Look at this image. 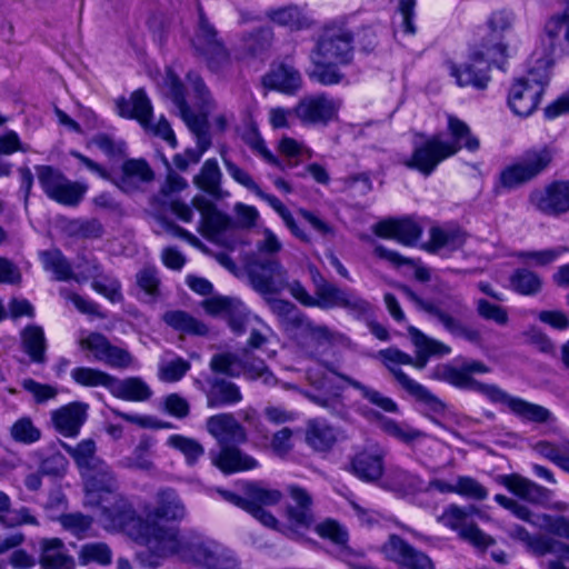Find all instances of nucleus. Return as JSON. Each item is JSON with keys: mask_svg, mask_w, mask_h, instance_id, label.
I'll list each match as a JSON object with an SVG mask.
<instances>
[{"mask_svg": "<svg viewBox=\"0 0 569 569\" xmlns=\"http://www.w3.org/2000/svg\"><path fill=\"white\" fill-rule=\"evenodd\" d=\"M62 448L74 460L84 479V503L99 508V518L104 527H120L132 513L129 502L118 492V481L112 469L97 456L92 439L81 440L76 446L62 443Z\"/></svg>", "mask_w": 569, "mask_h": 569, "instance_id": "1", "label": "nucleus"}, {"mask_svg": "<svg viewBox=\"0 0 569 569\" xmlns=\"http://www.w3.org/2000/svg\"><path fill=\"white\" fill-rule=\"evenodd\" d=\"M141 545L146 547L138 557L149 567H158L161 560L177 557L179 560L198 567L207 556L213 539L194 530L179 531L163 526L141 523Z\"/></svg>", "mask_w": 569, "mask_h": 569, "instance_id": "2", "label": "nucleus"}, {"mask_svg": "<svg viewBox=\"0 0 569 569\" xmlns=\"http://www.w3.org/2000/svg\"><path fill=\"white\" fill-rule=\"evenodd\" d=\"M353 36L342 26H327L322 29L309 53L311 69L307 70L310 80L322 86H333L342 81L339 66L349 64L353 57Z\"/></svg>", "mask_w": 569, "mask_h": 569, "instance_id": "3", "label": "nucleus"}, {"mask_svg": "<svg viewBox=\"0 0 569 569\" xmlns=\"http://www.w3.org/2000/svg\"><path fill=\"white\" fill-rule=\"evenodd\" d=\"M187 82L198 100L199 114L194 113L188 106L184 86L179 77L171 68H167L164 84L169 89V97L178 109L181 119L196 136V148L204 153L211 144L207 117L214 109V101L203 79L197 72H189Z\"/></svg>", "mask_w": 569, "mask_h": 569, "instance_id": "4", "label": "nucleus"}, {"mask_svg": "<svg viewBox=\"0 0 569 569\" xmlns=\"http://www.w3.org/2000/svg\"><path fill=\"white\" fill-rule=\"evenodd\" d=\"M309 271L315 296L310 295L299 280H293L290 288V295L299 303L308 308L316 307L322 310L342 308L356 318H362L371 313V303L353 290L342 289L329 282L317 268L312 267Z\"/></svg>", "mask_w": 569, "mask_h": 569, "instance_id": "5", "label": "nucleus"}, {"mask_svg": "<svg viewBox=\"0 0 569 569\" xmlns=\"http://www.w3.org/2000/svg\"><path fill=\"white\" fill-rule=\"evenodd\" d=\"M399 290L418 310L436 319L453 338L463 339L477 347L482 346L483 337L481 331L459 318V316H462L468 310L460 296H452L448 298L447 302L437 303L422 299L407 286H399Z\"/></svg>", "mask_w": 569, "mask_h": 569, "instance_id": "6", "label": "nucleus"}, {"mask_svg": "<svg viewBox=\"0 0 569 569\" xmlns=\"http://www.w3.org/2000/svg\"><path fill=\"white\" fill-rule=\"evenodd\" d=\"M551 67L552 60L547 54H532L527 74L517 79L509 90L508 104L515 114L528 117L538 108Z\"/></svg>", "mask_w": 569, "mask_h": 569, "instance_id": "7", "label": "nucleus"}, {"mask_svg": "<svg viewBox=\"0 0 569 569\" xmlns=\"http://www.w3.org/2000/svg\"><path fill=\"white\" fill-rule=\"evenodd\" d=\"M117 112L126 119H134L147 131L160 137L169 143L171 148H176L178 142L170 123L163 117L158 123L151 122L153 109L146 91L140 88L134 90L129 98H119L116 100Z\"/></svg>", "mask_w": 569, "mask_h": 569, "instance_id": "8", "label": "nucleus"}, {"mask_svg": "<svg viewBox=\"0 0 569 569\" xmlns=\"http://www.w3.org/2000/svg\"><path fill=\"white\" fill-rule=\"evenodd\" d=\"M34 170L43 193L50 200L67 207H77L83 200L89 188L86 182L72 181L52 166L38 164Z\"/></svg>", "mask_w": 569, "mask_h": 569, "instance_id": "9", "label": "nucleus"}, {"mask_svg": "<svg viewBox=\"0 0 569 569\" xmlns=\"http://www.w3.org/2000/svg\"><path fill=\"white\" fill-rule=\"evenodd\" d=\"M191 44L213 72L220 71L230 63V53L223 40L219 37L218 30L209 21L201 7L198 8V21Z\"/></svg>", "mask_w": 569, "mask_h": 569, "instance_id": "10", "label": "nucleus"}, {"mask_svg": "<svg viewBox=\"0 0 569 569\" xmlns=\"http://www.w3.org/2000/svg\"><path fill=\"white\" fill-rule=\"evenodd\" d=\"M552 159L553 152L549 147L531 148L501 171L500 184L508 190L516 189L547 170Z\"/></svg>", "mask_w": 569, "mask_h": 569, "instance_id": "11", "label": "nucleus"}, {"mask_svg": "<svg viewBox=\"0 0 569 569\" xmlns=\"http://www.w3.org/2000/svg\"><path fill=\"white\" fill-rule=\"evenodd\" d=\"M453 150L443 146L442 133L426 134L416 132L412 140L411 156L403 161V164L417 170L425 177H429L437 167L451 157Z\"/></svg>", "mask_w": 569, "mask_h": 569, "instance_id": "12", "label": "nucleus"}, {"mask_svg": "<svg viewBox=\"0 0 569 569\" xmlns=\"http://www.w3.org/2000/svg\"><path fill=\"white\" fill-rule=\"evenodd\" d=\"M248 276L253 289L261 295L290 292L288 270L276 257H253L248 264Z\"/></svg>", "mask_w": 569, "mask_h": 569, "instance_id": "13", "label": "nucleus"}, {"mask_svg": "<svg viewBox=\"0 0 569 569\" xmlns=\"http://www.w3.org/2000/svg\"><path fill=\"white\" fill-rule=\"evenodd\" d=\"M489 60L496 63L498 68L503 69L502 63L497 60V56L492 53V50L490 48H482L481 51L471 53L469 61L460 64L448 62V70L459 87L471 86L481 90L487 88L490 81Z\"/></svg>", "mask_w": 569, "mask_h": 569, "instance_id": "14", "label": "nucleus"}, {"mask_svg": "<svg viewBox=\"0 0 569 569\" xmlns=\"http://www.w3.org/2000/svg\"><path fill=\"white\" fill-rule=\"evenodd\" d=\"M80 347L91 351L94 360L112 369L138 370L140 368L138 359L128 349L111 343L102 333L91 332L80 340Z\"/></svg>", "mask_w": 569, "mask_h": 569, "instance_id": "15", "label": "nucleus"}, {"mask_svg": "<svg viewBox=\"0 0 569 569\" xmlns=\"http://www.w3.org/2000/svg\"><path fill=\"white\" fill-rule=\"evenodd\" d=\"M487 372H489V368L478 360L463 362L460 367L446 365L440 368V376L445 381L460 389L479 392L492 401L499 387L482 383L472 378L475 373Z\"/></svg>", "mask_w": 569, "mask_h": 569, "instance_id": "16", "label": "nucleus"}, {"mask_svg": "<svg viewBox=\"0 0 569 569\" xmlns=\"http://www.w3.org/2000/svg\"><path fill=\"white\" fill-rule=\"evenodd\" d=\"M340 101L326 93L306 96L293 107L295 116L306 126H327L337 118Z\"/></svg>", "mask_w": 569, "mask_h": 569, "instance_id": "17", "label": "nucleus"}, {"mask_svg": "<svg viewBox=\"0 0 569 569\" xmlns=\"http://www.w3.org/2000/svg\"><path fill=\"white\" fill-rule=\"evenodd\" d=\"M244 495L247 496V512L263 526L276 528L277 519L264 507L279 503L283 497L282 492L278 489L268 488L260 482H248L244 486Z\"/></svg>", "mask_w": 569, "mask_h": 569, "instance_id": "18", "label": "nucleus"}, {"mask_svg": "<svg viewBox=\"0 0 569 569\" xmlns=\"http://www.w3.org/2000/svg\"><path fill=\"white\" fill-rule=\"evenodd\" d=\"M476 511L475 507L462 508L450 505L441 515L442 523L459 532V536L478 548H486L495 543V540L480 530L476 525L468 523V517Z\"/></svg>", "mask_w": 569, "mask_h": 569, "instance_id": "19", "label": "nucleus"}, {"mask_svg": "<svg viewBox=\"0 0 569 569\" xmlns=\"http://www.w3.org/2000/svg\"><path fill=\"white\" fill-rule=\"evenodd\" d=\"M529 202L547 216H560L569 211V180L555 181L529 194Z\"/></svg>", "mask_w": 569, "mask_h": 569, "instance_id": "20", "label": "nucleus"}, {"mask_svg": "<svg viewBox=\"0 0 569 569\" xmlns=\"http://www.w3.org/2000/svg\"><path fill=\"white\" fill-rule=\"evenodd\" d=\"M156 507L147 512L146 519H139L137 522L136 540L141 543L140 527L141 523L148 522L156 525V520L163 519L167 521H180L187 515V509L176 490L164 488L158 491L156 496Z\"/></svg>", "mask_w": 569, "mask_h": 569, "instance_id": "21", "label": "nucleus"}, {"mask_svg": "<svg viewBox=\"0 0 569 569\" xmlns=\"http://www.w3.org/2000/svg\"><path fill=\"white\" fill-rule=\"evenodd\" d=\"M386 451L379 446H371L357 452L350 459L349 471L365 482H376L385 470Z\"/></svg>", "mask_w": 569, "mask_h": 569, "instance_id": "22", "label": "nucleus"}, {"mask_svg": "<svg viewBox=\"0 0 569 569\" xmlns=\"http://www.w3.org/2000/svg\"><path fill=\"white\" fill-rule=\"evenodd\" d=\"M206 430L212 436L220 447L241 445L247 441L244 427L232 413H217L206 420Z\"/></svg>", "mask_w": 569, "mask_h": 569, "instance_id": "23", "label": "nucleus"}, {"mask_svg": "<svg viewBox=\"0 0 569 569\" xmlns=\"http://www.w3.org/2000/svg\"><path fill=\"white\" fill-rule=\"evenodd\" d=\"M204 310L210 315L222 316L227 319L231 330L242 333L250 325L249 315L244 305L234 298L213 297L203 302Z\"/></svg>", "mask_w": 569, "mask_h": 569, "instance_id": "24", "label": "nucleus"}, {"mask_svg": "<svg viewBox=\"0 0 569 569\" xmlns=\"http://www.w3.org/2000/svg\"><path fill=\"white\" fill-rule=\"evenodd\" d=\"M204 386L196 379L197 388L206 393L209 408L233 406L242 400L240 388L232 381L219 377H207Z\"/></svg>", "mask_w": 569, "mask_h": 569, "instance_id": "25", "label": "nucleus"}, {"mask_svg": "<svg viewBox=\"0 0 569 569\" xmlns=\"http://www.w3.org/2000/svg\"><path fill=\"white\" fill-rule=\"evenodd\" d=\"M373 232L385 239H395L399 243L412 247L422 234V228L412 219H387L373 227Z\"/></svg>", "mask_w": 569, "mask_h": 569, "instance_id": "26", "label": "nucleus"}, {"mask_svg": "<svg viewBox=\"0 0 569 569\" xmlns=\"http://www.w3.org/2000/svg\"><path fill=\"white\" fill-rule=\"evenodd\" d=\"M88 405L70 402L50 412L53 428L64 437H76L87 420Z\"/></svg>", "mask_w": 569, "mask_h": 569, "instance_id": "27", "label": "nucleus"}, {"mask_svg": "<svg viewBox=\"0 0 569 569\" xmlns=\"http://www.w3.org/2000/svg\"><path fill=\"white\" fill-rule=\"evenodd\" d=\"M492 402L506 405L513 415L526 421L543 423L552 419L549 409L519 397H513L501 388L498 389Z\"/></svg>", "mask_w": 569, "mask_h": 569, "instance_id": "28", "label": "nucleus"}, {"mask_svg": "<svg viewBox=\"0 0 569 569\" xmlns=\"http://www.w3.org/2000/svg\"><path fill=\"white\" fill-rule=\"evenodd\" d=\"M516 16L512 11L502 9L491 13L487 24L490 30V40L482 44L483 49L490 48L497 57L506 58L508 46L502 41L506 33L515 26Z\"/></svg>", "mask_w": 569, "mask_h": 569, "instance_id": "29", "label": "nucleus"}, {"mask_svg": "<svg viewBox=\"0 0 569 569\" xmlns=\"http://www.w3.org/2000/svg\"><path fill=\"white\" fill-rule=\"evenodd\" d=\"M153 179V171L143 159H128L122 163L121 174L112 178V182L122 191L130 193L138 190L141 183Z\"/></svg>", "mask_w": 569, "mask_h": 569, "instance_id": "30", "label": "nucleus"}, {"mask_svg": "<svg viewBox=\"0 0 569 569\" xmlns=\"http://www.w3.org/2000/svg\"><path fill=\"white\" fill-rule=\"evenodd\" d=\"M211 460L227 475L252 470L259 466L253 457L237 448V445L223 446L218 453H211Z\"/></svg>", "mask_w": 569, "mask_h": 569, "instance_id": "31", "label": "nucleus"}, {"mask_svg": "<svg viewBox=\"0 0 569 569\" xmlns=\"http://www.w3.org/2000/svg\"><path fill=\"white\" fill-rule=\"evenodd\" d=\"M409 336L416 347V359L412 358L410 366L423 369L430 357H442L451 352V348L433 338L428 337L416 327L408 328Z\"/></svg>", "mask_w": 569, "mask_h": 569, "instance_id": "32", "label": "nucleus"}, {"mask_svg": "<svg viewBox=\"0 0 569 569\" xmlns=\"http://www.w3.org/2000/svg\"><path fill=\"white\" fill-rule=\"evenodd\" d=\"M40 569H74L76 562L59 538L40 540Z\"/></svg>", "mask_w": 569, "mask_h": 569, "instance_id": "33", "label": "nucleus"}, {"mask_svg": "<svg viewBox=\"0 0 569 569\" xmlns=\"http://www.w3.org/2000/svg\"><path fill=\"white\" fill-rule=\"evenodd\" d=\"M192 204L201 214V227L206 236H216L232 227L231 218L218 211L214 204L203 196L194 197Z\"/></svg>", "mask_w": 569, "mask_h": 569, "instance_id": "34", "label": "nucleus"}, {"mask_svg": "<svg viewBox=\"0 0 569 569\" xmlns=\"http://www.w3.org/2000/svg\"><path fill=\"white\" fill-rule=\"evenodd\" d=\"M263 84L267 88L292 96L301 89L302 77L293 66L280 63L263 77Z\"/></svg>", "mask_w": 569, "mask_h": 569, "instance_id": "35", "label": "nucleus"}, {"mask_svg": "<svg viewBox=\"0 0 569 569\" xmlns=\"http://www.w3.org/2000/svg\"><path fill=\"white\" fill-rule=\"evenodd\" d=\"M545 33L551 50L569 54V0L561 13L552 16L545 24Z\"/></svg>", "mask_w": 569, "mask_h": 569, "instance_id": "36", "label": "nucleus"}, {"mask_svg": "<svg viewBox=\"0 0 569 569\" xmlns=\"http://www.w3.org/2000/svg\"><path fill=\"white\" fill-rule=\"evenodd\" d=\"M503 485L508 490L536 505H546L551 499L552 492L536 482L519 475H510L505 478Z\"/></svg>", "mask_w": 569, "mask_h": 569, "instance_id": "37", "label": "nucleus"}, {"mask_svg": "<svg viewBox=\"0 0 569 569\" xmlns=\"http://www.w3.org/2000/svg\"><path fill=\"white\" fill-rule=\"evenodd\" d=\"M448 132L449 139L442 137L443 146H449L453 150L451 157L459 150L466 148L468 151L475 152L479 149L480 142L477 137L471 133L469 126L462 120L449 116L448 117Z\"/></svg>", "mask_w": 569, "mask_h": 569, "instance_id": "38", "label": "nucleus"}, {"mask_svg": "<svg viewBox=\"0 0 569 569\" xmlns=\"http://www.w3.org/2000/svg\"><path fill=\"white\" fill-rule=\"evenodd\" d=\"M109 392L126 401H147L152 396V390L140 377L119 379L112 376Z\"/></svg>", "mask_w": 569, "mask_h": 569, "instance_id": "39", "label": "nucleus"}, {"mask_svg": "<svg viewBox=\"0 0 569 569\" xmlns=\"http://www.w3.org/2000/svg\"><path fill=\"white\" fill-rule=\"evenodd\" d=\"M467 239L463 230L456 227H432L430 229V240L425 246L429 252H438L441 249L455 251L460 249Z\"/></svg>", "mask_w": 569, "mask_h": 569, "instance_id": "40", "label": "nucleus"}, {"mask_svg": "<svg viewBox=\"0 0 569 569\" xmlns=\"http://www.w3.org/2000/svg\"><path fill=\"white\" fill-rule=\"evenodd\" d=\"M11 498L0 490V525L4 528H16L24 525L38 526L39 521L28 507L11 508Z\"/></svg>", "mask_w": 569, "mask_h": 569, "instance_id": "41", "label": "nucleus"}, {"mask_svg": "<svg viewBox=\"0 0 569 569\" xmlns=\"http://www.w3.org/2000/svg\"><path fill=\"white\" fill-rule=\"evenodd\" d=\"M337 376L345 381L348 386L359 392L362 399L367 400L370 405L378 409L389 412L397 413L399 411L398 405L390 397L385 396L379 390L365 385L345 373H337Z\"/></svg>", "mask_w": 569, "mask_h": 569, "instance_id": "42", "label": "nucleus"}, {"mask_svg": "<svg viewBox=\"0 0 569 569\" xmlns=\"http://www.w3.org/2000/svg\"><path fill=\"white\" fill-rule=\"evenodd\" d=\"M266 17L271 22L292 31L302 30L310 26V21L302 9L296 4L270 8L266 11Z\"/></svg>", "mask_w": 569, "mask_h": 569, "instance_id": "43", "label": "nucleus"}, {"mask_svg": "<svg viewBox=\"0 0 569 569\" xmlns=\"http://www.w3.org/2000/svg\"><path fill=\"white\" fill-rule=\"evenodd\" d=\"M378 357L402 389L407 390L409 388V382H416L399 368L400 365L412 363V357L410 355L397 348H387L380 350L378 352Z\"/></svg>", "mask_w": 569, "mask_h": 569, "instance_id": "44", "label": "nucleus"}, {"mask_svg": "<svg viewBox=\"0 0 569 569\" xmlns=\"http://www.w3.org/2000/svg\"><path fill=\"white\" fill-rule=\"evenodd\" d=\"M201 568L240 569V560L232 549L213 539L209 550H207Z\"/></svg>", "mask_w": 569, "mask_h": 569, "instance_id": "45", "label": "nucleus"}, {"mask_svg": "<svg viewBox=\"0 0 569 569\" xmlns=\"http://www.w3.org/2000/svg\"><path fill=\"white\" fill-rule=\"evenodd\" d=\"M21 345L32 362H46L47 340L41 327L36 325L27 326L21 332Z\"/></svg>", "mask_w": 569, "mask_h": 569, "instance_id": "46", "label": "nucleus"}, {"mask_svg": "<svg viewBox=\"0 0 569 569\" xmlns=\"http://www.w3.org/2000/svg\"><path fill=\"white\" fill-rule=\"evenodd\" d=\"M162 321L176 331L184 335L204 336L207 326L183 310H169L161 317Z\"/></svg>", "mask_w": 569, "mask_h": 569, "instance_id": "47", "label": "nucleus"}, {"mask_svg": "<svg viewBox=\"0 0 569 569\" xmlns=\"http://www.w3.org/2000/svg\"><path fill=\"white\" fill-rule=\"evenodd\" d=\"M222 173L216 159H208L203 162L199 173L194 176L193 183L208 194L220 198Z\"/></svg>", "mask_w": 569, "mask_h": 569, "instance_id": "48", "label": "nucleus"}, {"mask_svg": "<svg viewBox=\"0 0 569 569\" xmlns=\"http://www.w3.org/2000/svg\"><path fill=\"white\" fill-rule=\"evenodd\" d=\"M380 428L388 436L412 448L427 437L425 432L406 422H399L386 417L380 418Z\"/></svg>", "mask_w": 569, "mask_h": 569, "instance_id": "49", "label": "nucleus"}, {"mask_svg": "<svg viewBox=\"0 0 569 569\" xmlns=\"http://www.w3.org/2000/svg\"><path fill=\"white\" fill-rule=\"evenodd\" d=\"M43 269L53 274L57 281L73 280V270L69 260L58 249H50L40 253Z\"/></svg>", "mask_w": 569, "mask_h": 569, "instance_id": "50", "label": "nucleus"}, {"mask_svg": "<svg viewBox=\"0 0 569 569\" xmlns=\"http://www.w3.org/2000/svg\"><path fill=\"white\" fill-rule=\"evenodd\" d=\"M298 328L306 331L308 336L319 345H348L350 342L349 338L343 333L331 330L325 325H317L307 316L300 318Z\"/></svg>", "mask_w": 569, "mask_h": 569, "instance_id": "51", "label": "nucleus"}, {"mask_svg": "<svg viewBox=\"0 0 569 569\" xmlns=\"http://www.w3.org/2000/svg\"><path fill=\"white\" fill-rule=\"evenodd\" d=\"M510 288L521 296H536L542 289V278L528 268L516 269L510 278Z\"/></svg>", "mask_w": 569, "mask_h": 569, "instance_id": "52", "label": "nucleus"}, {"mask_svg": "<svg viewBox=\"0 0 569 569\" xmlns=\"http://www.w3.org/2000/svg\"><path fill=\"white\" fill-rule=\"evenodd\" d=\"M306 439L315 450L326 451L335 443L336 433L326 421L313 419L308 422Z\"/></svg>", "mask_w": 569, "mask_h": 569, "instance_id": "53", "label": "nucleus"}, {"mask_svg": "<svg viewBox=\"0 0 569 569\" xmlns=\"http://www.w3.org/2000/svg\"><path fill=\"white\" fill-rule=\"evenodd\" d=\"M166 443L168 447L181 452L186 463L191 467L204 455V448L197 439L183 435H171Z\"/></svg>", "mask_w": 569, "mask_h": 569, "instance_id": "54", "label": "nucleus"}, {"mask_svg": "<svg viewBox=\"0 0 569 569\" xmlns=\"http://www.w3.org/2000/svg\"><path fill=\"white\" fill-rule=\"evenodd\" d=\"M153 445L154 441L150 437L141 438L131 456L123 458L119 465L128 469H139L142 471L153 470L154 463L148 456Z\"/></svg>", "mask_w": 569, "mask_h": 569, "instance_id": "55", "label": "nucleus"}, {"mask_svg": "<svg viewBox=\"0 0 569 569\" xmlns=\"http://www.w3.org/2000/svg\"><path fill=\"white\" fill-rule=\"evenodd\" d=\"M71 379L81 387H103L109 390L112 375L91 367H76L70 371Z\"/></svg>", "mask_w": 569, "mask_h": 569, "instance_id": "56", "label": "nucleus"}, {"mask_svg": "<svg viewBox=\"0 0 569 569\" xmlns=\"http://www.w3.org/2000/svg\"><path fill=\"white\" fill-rule=\"evenodd\" d=\"M387 482L392 490L405 493H411L423 489V481L419 476L398 467L389 470Z\"/></svg>", "mask_w": 569, "mask_h": 569, "instance_id": "57", "label": "nucleus"}, {"mask_svg": "<svg viewBox=\"0 0 569 569\" xmlns=\"http://www.w3.org/2000/svg\"><path fill=\"white\" fill-rule=\"evenodd\" d=\"M272 39V30L268 28L256 29L242 37V50L250 57L261 56L269 50Z\"/></svg>", "mask_w": 569, "mask_h": 569, "instance_id": "58", "label": "nucleus"}, {"mask_svg": "<svg viewBox=\"0 0 569 569\" xmlns=\"http://www.w3.org/2000/svg\"><path fill=\"white\" fill-rule=\"evenodd\" d=\"M41 430L27 416L20 417L10 427V437L13 441L24 446L36 443L41 439Z\"/></svg>", "mask_w": 569, "mask_h": 569, "instance_id": "59", "label": "nucleus"}, {"mask_svg": "<svg viewBox=\"0 0 569 569\" xmlns=\"http://www.w3.org/2000/svg\"><path fill=\"white\" fill-rule=\"evenodd\" d=\"M190 368V362L181 357L161 359L158 366V378L162 382H177L186 376Z\"/></svg>", "mask_w": 569, "mask_h": 569, "instance_id": "60", "label": "nucleus"}, {"mask_svg": "<svg viewBox=\"0 0 569 569\" xmlns=\"http://www.w3.org/2000/svg\"><path fill=\"white\" fill-rule=\"evenodd\" d=\"M569 249L565 246L542 250H522L515 256L523 262L532 263L536 267H547L560 258Z\"/></svg>", "mask_w": 569, "mask_h": 569, "instance_id": "61", "label": "nucleus"}, {"mask_svg": "<svg viewBox=\"0 0 569 569\" xmlns=\"http://www.w3.org/2000/svg\"><path fill=\"white\" fill-rule=\"evenodd\" d=\"M78 559L82 566H87L91 562L108 566L112 560V551L104 542H90L81 546Z\"/></svg>", "mask_w": 569, "mask_h": 569, "instance_id": "62", "label": "nucleus"}, {"mask_svg": "<svg viewBox=\"0 0 569 569\" xmlns=\"http://www.w3.org/2000/svg\"><path fill=\"white\" fill-rule=\"evenodd\" d=\"M89 144L97 147L110 159H121L126 156L127 144L123 140L116 139L109 133L94 134Z\"/></svg>", "mask_w": 569, "mask_h": 569, "instance_id": "63", "label": "nucleus"}, {"mask_svg": "<svg viewBox=\"0 0 569 569\" xmlns=\"http://www.w3.org/2000/svg\"><path fill=\"white\" fill-rule=\"evenodd\" d=\"M210 369L228 377L241 375V360L232 353H217L210 360Z\"/></svg>", "mask_w": 569, "mask_h": 569, "instance_id": "64", "label": "nucleus"}]
</instances>
